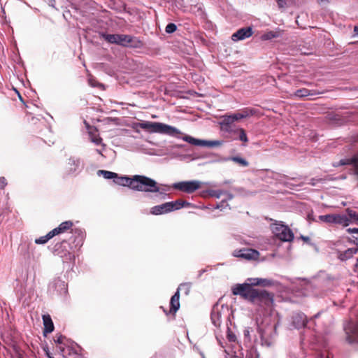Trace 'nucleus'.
<instances>
[{
    "label": "nucleus",
    "instance_id": "nucleus-1",
    "mask_svg": "<svg viewBox=\"0 0 358 358\" xmlns=\"http://www.w3.org/2000/svg\"><path fill=\"white\" fill-rule=\"evenodd\" d=\"M266 287H268V279L250 278L244 283L233 286L231 292L234 295H238L252 303L262 306L268 303V292L264 289Z\"/></svg>",
    "mask_w": 358,
    "mask_h": 358
},
{
    "label": "nucleus",
    "instance_id": "nucleus-2",
    "mask_svg": "<svg viewBox=\"0 0 358 358\" xmlns=\"http://www.w3.org/2000/svg\"><path fill=\"white\" fill-rule=\"evenodd\" d=\"M113 181L117 185L127 186L133 190L139 192L162 193L166 190L162 189L155 180L145 176L135 175L130 178L128 176L119 177L117 174V177L114 178Z\"/></svg>",
    "mask_w": 358,
    "mask_h": 358
},
{
    "label": "nucleus",
    "instance_id": "nucleus-3",
    "mask_svg": "<svg viewBox=\"0 0 358 358\" xmlns=\"http://www.w3.org/2000/svg\"><path fill=\"white\" fill-rule=\"evenodd\" d=\"M270 231L273 234L272 238H270V246L275 245L279 247L283 242H292L294 237L287 225L272 218H270Z\"/></svg>",
    "mask_w": 358,
    "mask_h": 358
},
{
    "label": "nucleus",
    "instance_id": "nucleus-4",
    "mask_svg": "<svg viewBox=\"0 0 358 358\" xmlns=\"http://www.w3.org/2000/svg\"><path fill=\"white\" fill-rule=\"evenodd\" d=\"M139 127L150 132L167 134L175 137H179V135L182 134L180 131L177 128L162 122H144L140 123Z\"/></svg>",
    "mask_w": 358,
    "mask_h": 358
},
{
    "label": "nucleus",
    "instance_id": "nucleus-5",
    "mask_svg": "<svg viewBox=\"0 0 358 358\" xmlns=\"http://www.w3.org/2000/svg\"><path fill=\"white\" fill-rule=\"evenodd\" d=\"M102 36L107 42L113 44L133 48H138L141 45V42L137 38L130 35L103 34Z\"/></svg>",
    "mask_w": 358,
    "mask_h": 358
},
{
    "label": "nucleus",
    "instance_id": "nucleus-6",
    "mask_svg": "<svg viewBox=\"0 0 358 358\" xmlns=\"http://www.w3.org/2000/svg\"><path fill=\"white\" fill-rule=\"evenodd\" d=\"M201 182L199 180L182 181L174 183L173 187L183 192L191 194L201 188Z\"/></svg>",
    "mask_w": 358,
    "mask_h": 358
},
{
    "label": "nucleus",
    "instance_id": "nucleus-7",
    "mask_svg": "<svg viewBox=\"0 0 358 358\" xmlns=\"http://www.w3.org/2000/svg\"><path fill=\"white\" fill-rule=\"evenodd\" d=\"M182 139L194 145L203 146V147H215L220 146L222 144L220 141H206L197 139L188 135H184Z\"/></svg>",
    "mask_w": 358,
    "mask_h": 358
},
{
    "label": "nucleus",
    "instance_id": "nucleus-8",
    "mask_svg": "<svg viewBox=\"0 0 358 358\" xmlns=\"http://www.w3.org/2000/svg\"><path fill=\"white\" fill-rule=\"evenodd\" d=\"M234 256L243 258L247 260L257 259L259 256V252L254 249L244 248L234 252Z\"/></svg>",
    "mask_w": 358,
    "mask_h": 358
},
{
    "label": "nucleus",
    "instance_id": "nucleus-9",
    "mask_svg": "<svg viewBox=\"0 0 358 358\" xmlns=\"http://www.w3.org/2000/svg\"><path fill=\"white\" fill-rule=\"evenodd\" d=\"M252 29L250 27H243L237 30L231 36L234 41H238L246 39L252 35Z\"/></svg>",
    "mask_w": 358,
    "mask_h": 358
},
{
    "label": "nucleus",
    "instance_id": "nucleus-10",
    "mask_svg": "<svg viewBox=\"0 0 358 358\" xmlns=\"http://www.w3.org/2000/svg\"><path fill=\"white\" fill-rule=\"evenodd\" d=\"M81 160L78 157H71L68 159L66 165V169L68 174H71L80 169L81 166Z\"/></svg>",
    "mask_w": 358,
    "mask_h": 358
},
{
    "label": "nucleus",
    "instance_id": "nucleus-11",
    "mask_svg": "<svg viewBox=\"0 0 358 358\" xmlns=\"http://www.w3.org/2000/svg\"><path fill=\"white\" fill-rule=\"evenodd\" d=\"M322 92H319L316 90H308L306 88H302L296 90L293 94H292L290 96L291 97H298L300 99H303L308 96H316L321 94Z\"/></svg>",
    "mask_w": 358,
    "mask_h": 358
},
{
    "label": "nucleus",
    "instance_id": "nucleus-12",
    "mask_svg": "<svg viewBox=\"0 0 358 358\" xmlns=\"http://www.w3.org/2000/svg\"><path fill=\"white\" fill-rule=\"evenodd\" d=\"M307 323L306 316L302 313H294L292 316V324L297 328L304 327Z\"/></svg>",
    "mask_w": 358,
    "mask_h": 358
},
{
    "label": "nucleus",
    "instance_id": "nucleus-13",
    "mask_svg": "<svg viewBox=\"0 0 358 358\" xmlns=\"http://www.w3.org/2000/svg\"><path fill=\"white\" fill-rule=\"evenodd\" d=\"M172 211V204L169 202L158 205L151 208V213L153 215H161Z\"/></svg>",
    "mask_w": 358,
    "mask_h": 358
},
{
    "label": "nucleus",
    "instance_id": "nucleus-14",
    "mask_svg": "<svg viewBox=\"0 0 358 358\" xmlns=\"http://www.w3.org/2000/svg\"><path fill=\"white\" fill-rule=\"evenodd\" d=\"M238 112L242 118H246L250 116H260L262 115L260 112V109L257 108H245Z\"/></svg>",
    "mask_w": 358,
    "mask_h": 358
},
{
    "label": "nucleus",
    "instance_id": "nucleus-15",
    "mask_svg": "<svg viewBox=\"0 0 358 358\" xmlns=\"http://www.w3.org/2000/svg\"><path fill=\"white\" fill-rule=\"evenodd\" d=\"M43 321L44 324L43 334H50L54 330V324L51 317L49 315H43Z\"/></svg>",
    "mask_w": 358,
    "mask_h": 358
},
{
    "label": "nucleus",
    "instance_id": "nucleus-16",
    "mask_svg": "<svg viewBox=\"0 0 358 358\" xmlns=\"http://www.w3.org/2000/svg\"><path fill=\"white\" fill-rule=\"evenodd\" d=\"M234 122V121L231 115L223 116L220 123L222 129L227 131H230L231 130V125Z\"/></svg>",
    "mask_w": 358,
    "mask_h": 358
},
{
    "label": "nucleus",
    "instance_id": "nucleus-17",
    "mask_svg": "<svg viewBox=\"0 0 358 358\" xmlns=\"http://www.w3.org/2000/svg\"><path fill=\"white\" fill-rule=\"evenodd\" d=\"M179 290L177 289V292L174 294L173 296H172L171 301H170V305H171V309L170 312L176 313L180 308V302H179Z\"/></svg>",
    "mask_w": 358,
    "mask_h": 358
},
{
    "label": "nucleus",
    "instance_id": "nucleus-18",
    "mask_svg": "<svg viewBox=\"0 0 358 358\" xmlns=\"http://www.w3.org/2000/svg\"><path fill=\"white\" fill-rule=\"evenodd\" d=\"M341 216L336 215H320V220L327 223H341Z\"/></svg>",
    "mask_w": 358,
    "mask_h": 358
},
{
    "label": "nucleus",
    "instance_id": "nucleus-19",
    "mask_svg": "<svg viewBox=\"0 0 358 358\" xmlns=\"http://www.w3.org/2000/svg\"><path fill=\"white\" fill-rule=\"evenodd\" d=\"M358 252V248H349L341 253L339 256L341 260H346L352 257V256Z\"/></svg>",
    "mask_w": 358,
    "mask_h": 358
},
{
    "label": "nucleus",
    "instance_id": "nucleus-20",
    "mask_svg": "<svg viewBox=\"0 0 358 358\" xmlns=\"http://www.w3.org/2000/svg\"><path fill=\"white\" fill-rule=\"evenodd\" d=\"M169 203L172 204V211L174 210H178L182 208L183 206H189V203L185 201L178 199L176 201L169 202Z\"/></svg>",
    "mask_w": 358,
    "mask_h": 358
},
{
    "label": "nucleus",
    "instance_id": "nucleus-21",
    "mask_svg": "<svg viewBox=\"0 0 358 358\" xmlns=\"http://www.w3.org/2000/svg\"><path fill=\"white\" fill-rule=\"evenodd\" d=\"M98 175L102 176L106 179H113L117 177V173L109 171H105V170H99L98 171Z\"/></svg>",
    "mask_w": 358,
    "mask_h": 358
},
{
    "label": "nucleus",
    "instance_id": "nucleus-22",
    "mask_svg": "<svg viewBox=\"0 0 358 358\" xmlns=\"http://www.w3.org/2000/svg\"><path fill=\"white\" fill-rule=\"evenodd\" d=\"M235 133L238 134V139L243 142H248V139L246 133L243 129H238L235 131Z\"/></svg>",
    "mask_w": 358,
    "mask_h": 358
},
{
    "label": "nucleus",
    "instance_id": "nucleus-23",
    "mask_svg": "<svg viewBox=\"0 0 358 358\" xmlns=\"http://www.w3.org/2000/svg\"><path fill=\"white\" fill-rule=\"evenodd\" d=\"M59 226L60 227L62 231L64 233L73 226V223L71 221H66L61 223Z\"/></svg>",
    "mask_w": 358,
    "mask_h": 358
},
{
    "label": "nucleus",
    "instance_id": "nucleus-24",
    "mask_svg": "<svg viewBox=\"0 0 358 358\" xmlns=\"http://www.w3.org/2000/svg\"><path fill=\"white\" fill-rule=\"evenodd\" d=\"M231 159L236 163L240 164L243 166H247L248 165V162L245 159L238 157H231Z\"/></svg>",
    "mask_w": 358,
    "mask_h": 358
},
{
    "label": "nucleus",
    "instance_id": "nucleus-25",
    "mask_svg": "<svg viewBox=\"0 0 358 358\" xmlns=\"http://www.w3.org/2000/svg\"><path fill=\"white\" fill-rule=\"evenodd\" d=\"M50 239H51L50 236H48V233L44 236H41L38 238H36L35 240V243L36 244H44L45 243H47Z\"/></svg>",
    "mask_w": 358,
    "mask_h": 358
},
{
    "label": "nucleus",
    "instance_id": "nucleus-26",
    "mask_svg": "<svg viewBox=\"0 0 358 358\" xmlns=\"http://www.w3.org/2000/svg\"><path fill=\"white\" fill-rule=\"evenodd\" d=\"M219 313H215V311H213L211 314V319L213 320V323L214 324L215 326H219L220 322V320H219Z\"/></svg>",
    "mask_w": 358,
    "mask_h": 358
},
{
    "label": "nucleus",
    "instance_id": "nucleus-27",
    "mask_svg": "<svg viewBox=\"0 0 358 358\" xmlns=\"http://www.w3.org/2000/svg\"><path fill=\"white\" fill-rule=\"evenodd\" d=\"M177 29V27L173 23H169L166 25L165 31L168 34H172Z\"/></svg>",
    "mask_w": 358,
    "mask_h": 358
},
{
    "label": "nucleus",
    "instance_id": "nucleus-28",
    "mask_svg": "<svg viewBox=\"0 0 358 358\" xmlns=\"http://www.w3.org/2000/svg\"><path fill=\"white\" fill-rule=\"evenodd\" d=\"M61 233H63L61 230V228L59 226L57 228H55L54 229H52V231H50L49 233H48V236H50V238H53L56 235H58Z\"/></svg>",
    "mask_w": 358,
    "mask_h": 358
},
{
    "label": "nucleus",
    "instance_id": "nucleus-29",
    "mask_svg": "<svg viewBox=\"0 0 358 358\" xmlns=\"http://www.w3.org/2000/svg\"><path fill=\"white\" fill-rule=\"evenodd\" d=\"M350 161V164H352L355 165V174L358 176V159L356 157H353Z\"/></svg>",
    "mask_w": 358,
    "mask_h": 358
},
{
    "label": "nucleus",
    "instance_id": "nucleus-30",
    "mask_svg": "<svg viewBox=\"0 0 358 358\" xmlns=\"http://www.w3.org/2000/svg\"><path fill=\"white\" fill-rule=\"evenodd\" d=\"M182 288H185V290H186L185 293H186V294H187L189 293V292L190 284H189V283L181 284L178 289L179 290L180 289H182Z\"/></svg>",
    "mask_w": 358,
    "mask_h": 358
},
{
    "label": "nucleus",
    "instance_id": "nucleus-31",
    "mask_svg": "<svg viewBox=\"0 0 358 358\" xmlns=\"http://www.w3.org/2000/svg\"><path fill=\"white\" fill-rule=\"evenodd\" d=\"M91 141L96 145H100L102 142V138L99 136L92 137Z\"/></svg>",
    "mask_w": 358,
    "mask_h": 358
},
{
    "label": "nucleus",
    "instance_id": "nucleus-32",
    "mask_svg": "<svg viewBox=\"0 0 358 358\" xmlns=\"http://www.w3.org/2000/svg\"><path fill=\"white\" fill-rule=\"evenodd\" d=\"M276 1L280 8H284L287 6V2L285 0H276Z\"/></svg>",
    "mask_w": 358,
    "mask_h": 358
},
{
    "label": "nucleus",
    "instance_id": "nucleus-33",
    "mask_svg": "<svg viewBox=\"0 0 358 358\" xmlns=\"http://www.w3.org/2000/svg\"><path fill=\"white\" fill-rule=\"evenodd\" d=\"M6 180L4 177L0 178V189H3L6 185Z\"/></svg>",
    "mask_w": 358,
    "mask_h": 358
},
{
    "label": "nucleus",
    "instance_id": "nucleus-34",
    "mask_svg": "<svg viewBox=\"0 0 358 358\" xmlns=\"http://www.w3.org/2000/svg\"><path fill=\"white\" fill-rule=\"evenodd\" d=\"M231 116H232L234 122L239 120L241 119H243L241 117V114L239 113V112L232 114Z\"/></svg>",
    "mask_w": 358,
    "mask_h": 358
},
{
    "label": "nucleus",
    "instance_id": "nucleus-35",
    "mask_svg": "<svg viewBox=\"0 0 358 358\" xmlns=\"http://www.w3.org/2000/svg\"><path fill=\"white\" fill-rule=\"evenodd\" d=\"M349 215L351 218H353L355 220H358V214L355 211H350L349 213Z\"/></svg>",
    "mask_w": 358,
    "mask_h": 358
},
{
    "label": "nucleus",
    "instance_id": "nucleus-36",
    "mask_svg": "<svg viewBox=\"0 0 358 358\" xmlns=\"http://www.w3.org/2000/svg\"><path fill=\"white\" fill-rule=\"evenodd\" d=\"M259 332L260 334V336H261V338H262V340L264 341L265 339V342H266V338H265L266 336V332L264 331L261 327H259Z\"/></svg>",
    "mask_w": 358,
    "mask_h": 358
},
{
    "label": "nucleus",
    "instance_id": "nucleus-37",
    "mask_svg": "<svg viewBox=\"0 0 358 358\" xmlns=\"http://www.w3.org/2000/svg\"><path fill=\"white\" fill-rule=\"evenodd\" d=\"M64 336L62 335H59L57 336V339L55 341L57 343L62 344L63 343V341L64 339Z\"/></svg>",
    "mask_w": 358,
    "mask_h": 358
},
{
    "label": "nucleus",
    "instance_id": "nucleus-38",
    "mask_svg": "<svg viewBox=\"0 0 358 358\" xmlns=\"http://www.w3.org/2000/svg\"><path fill=\"white\" fill-rule=\"evenodd\" d=\"M347 231L350 234H352V233H357V234H358V228H349V229H347Z\"/></svg>",
    "mask_w": 358,
    "mask_h": 358
},
{
    "label": "nucleus",
    "instance_id": "nucleus-39",
    "mask_svg": "<svg viewBox=\"0 0 358 358\" xmlns=\"http://www.w3.org/2000/svg\"><path fill=\"white\" fill-rule=\"evenodd\" d=\"M317 358H329V355L326 353H320Z\"/></svg>",
    "mask_w": 358,
    "mask_h": 358
},
{
    "label": "nucleus",
    "instance_id": "nucleus-40",
    "mask_svg": "<svg viewBox=\"0 0 358 358\" xmlns=\"http://www.w3.org/2000/svg\"><path fill=\"white\" fill-rule=\"evenodd\" d=\"M301 238L303 241H305V242H306V243H309V242L310 241V238L308 236H301Z\"/></svg>",
    "mask_w": 358,
    "mask_h": 358
},
{
    "label": "nucleus",
    "instance_id": "nucleus-41",
    "mask_svg": "<svg viewBox=\"0 0 358 358\" xmlns=\"http://www.w3.org/2000/svg\"><path fill=\"white\" fill-rule=\"evenodd\" d=\"M89 83L92 87H96V82H94L92 79L89 80Z\"/></svg>",
    "mask_w": 358,
    "mask_h": 358
},
{
    "label": "nucleus",
    "instance_id": "nucleus-42",
    "mask_svg": "<svg viewBox=\"0 0 358 358\" xmlns=\"http://www.w3.org/2000/svg\"><path fill=\"white\" fill-rule=\"evenodd\" d=\"M354 32H355V34L358 36V24L355 26Z\"/></svg>",
    "mask_w": 358,
    "mask_h": 358
},
{
    "label": "nucleus",
    "instance_id": "nucleus-43",
    "mask_svg": "<svg viewBox=\"0 0 358 358\" xmlns=\"http://www.w3.org/2000/svg\"><path fill=\"white\" fill-rule=\"evenodd\" d=\"M269 35H270V39H271V38H275V37H276V36H277V35H276V34H273V31H270Z\"/></svg>",
    "mask_w": 358,
    "mask_h": 358
},
{
    "label": "nucleus",
    "instance_id": "nucleus-44",
    "mask_svg": "<svg viewBox=\"0 0 358 358\" xmlns=\"http://www.w3.org/2000/svg\"><path fill=\"white\" fill-rule=\"evenodd\" d=\"M227 196L228 199H231L233 198V195L230 193H227Z\"/></svg>",
    "mask_w": 358,
    "mask_h": 358
},
{
    "label": "nucleus",
    "instance_id": "nucleus-45",
    "mask_svg": "<svg viewBox=\"0 0 358 358\" xmlns=\"http://www.w3.org/2000/svg\"><path fill=\"white\" fill-rule=\"evenodd\" d=\"M55 0H50L49 5L54 7L55 6Z\"/></svg>",
    "mask_w": 358,
    "mask_h": 358
},
{
    "label": "nucleus",
    "instance_id": "nucleus-46",
    "mask_svg": "<svg viewBox=\"0 0 358 358\" xmlns=\"http://www.w3.org/2000/svg\"><path fill=\"white\" fill-rule=\"evenodd\" d=\"M269 300H270V303H271L273 301V295H271V294L270 293V298H269Z\"/></svg>",
    "mask_w": 358,
    "mask_h": 358
},
{
    "label": "nucleus",
    "instance_id": "nucleus-47",
    "mask_svg": "<svg viewBox=\"0 0 358 358\" xmlns=\"http://www.w3.org/2000/svg\"><path fill=\"white\" fill-rule=\"evenodd\" d=\"M278 323L274 325V331L276 332Z\"/></svg>",
    "mask_w": 358,
    "mask_h": 358
},
{
    "label": "nucleus",
    "instance_id": "nucleus-48",
    "mask_svg": "<svg viewBox=\"0 0 358 358\" xmlns=\"http://www.w3.org/2000/svg\"><path fill=\"white\" fill-rule=\"evenodd\" d=\"M221 194H222V192H219V193L216 194V196H217V198H219V197L220 196V195H221Z\"/></svg>",
    "mask_w": 358,
    "mask_h": 358
},
{
    "label": "nucleus",
    "instance_id": "nucleus-49",
    "mask_svg": "<svg viewBox=\"0 0 358 358\" xmlns=\"http://www.w3.org/2000/svg\"><path fill=\"white\" fill-rule=\"evenodd\" d=\"M227 160H228V159L224 158L222 159H220V162H224V161H227Z\"/></svg>",
    "mask_w": 358,
    "mask_h": 358
},
{
    "label": "nucleus",
    "instance_id": "nucleus-50",
    "mask_svg": "<svg viewBox=\"0 0 358 358\" xmlns=\"http://www.w3.org/2000/svg\"><path fill=\"white\" fill-rule=\"evenodd\" d=\"M46 355L49 358L52 357L48 352H46Z\"/></svg>",
    "mask_w": 358,
    "mask_h": 358
},
{
    "label": "nucleus",
    "instance_id": "nucleus-51",
    "mask_svg": "<svg viewBox=\"0 0 358 358\" xmlns=\"http://www.w3.org/2000/svg\"><path fill=\"white\" fill-rule=\"evenodd\" d=\"M96 151L97 152V153H99V154H100V155H102V154H101V152L99 150H98V149H97Z\"/></svg>",
    "mask_w": 358,
    "mask_h": 358
},
{
    "label": "nucleus",
    "instance_id": "nucleus-52",
    "mask_svg": "<svg viewBox=\"0 0 358 358\" xmlns=\"http://www.w3.org/2000/svg\"><path fill=\"white\" fill-rule=\"evenodd\" d=\"M320 1H324V0H319Z\"/></svg>",
    "mask_w": 358,
    "mask_h": 358
},
{
    "label": "nucleus",
    "instance_id": "nucleus-53",
    "mask_svg": "<svg viewBox=\"0 0 358 358\" xmlns=\"http://www.w3.org/2000/svg\"><path fill=\"white\" fill-rule=\"evenodd\" d=\"M357 262L358 263V257H357Z\"/></svg>",
    "mask_w": 358,
    "mask_h": 358
},
{
    "label": "nucleus",
    "instance_id": "nucleus-54",
    "mask_svg": "<svg viewBox=\"0 0 358 358\" xmlns=\"http://www.w3.org/2000/svg\"><path fill=\"white\" fill-rule=\"evenodd\" d=\"M50 358H54V357H50Z\"/></svg>",
    "mask_w": 358,
    "mask_h": 358
}]
</instances>
